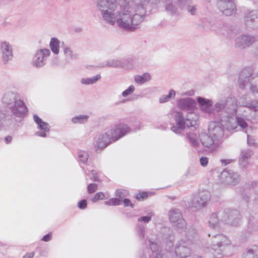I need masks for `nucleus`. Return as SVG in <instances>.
<instances>
[{
	"label": "nucleus",
	"instance_id": "nucleus-1",
	"mask_svg": "<svg viewBox=\"0 0 258 258\" xmlns=\"http://www.w3.org/2000/svg\"><path fill=\"white\" fill-rule=\"evenodd\" d=\"M237 101L235 98L230 97L225 101L220 100L217 102L214 106L215 109L217 112H222L223 116L220 121H212L208 127L209 134L217 141L224 135V130H233L235 126L231 123L234 121L233 116L237 111Z\"/></svg>",
	"mask_w": 258,
	"mask_h": 258
},
{
	"label": "nucleus",
	"instance_id": "nucleus-2",
	"mask_svg": "<svg viewBox=\"0 0 258 258\" xmlns=\"http://www.w3.org/2000/svg\"><path fill=\"white\" fill-rule=\"evenodd\" d=\"M2 101L9 109L11 116L0 109V130L6 129L12 124V116L23 118L28 112L25 103L19 98L17 92L6 91L3 94Z\"/></svg>",
	"mask_w": 258,
	"mask_h": 258
},
{
	"label": "nucleus",
	"instance_id": "nucleus-3",
	"mask_svg": "<svg viewBox=\"0 0 258 258\" xmlns=\"http://www.w3.org/2000/svg\"><path fill=\"white\" fill-rule=\"evenodd\" d=\"M241 222L240 215L236 210L226 209L217 214L212 213L209 220V226L214 229H218L220 222H224L233 226L240 225Z\"/></svg>",
	"mask_w": 258,
	"mask_h": 258
},
{
	"label": "nucleus",
	"instance_id": "nucleus-4",
	"mask_svg": "<svg viewBox=\"0 0 258 258\" xmlns=\"http://www.w3.org/2000/svg\"><path fill=\"white\" fill-rule=\"evenodd\" d=\"M239 87L243 89L248 82L250 84V90L253 94H258V75L252 76V70L250 68L243 69L239 78Z\"/></svg>",
	"mask_w": 258,
	"mask_h": 258
},
{
	"label": "nucleus",
	"instance_id": "nucleus-5",
	"mask_svg": "<svg viewBox=\"0 0 258 258\" xmlns=\"http://www.w3.org/2000/svg\"><path fill=\"white\" fill-rule=\"evenodd\" d=\"M230 244L231 241L224 234H218L213 236L211 239V249L215 252L213 253L214 257L222 258V252Z\"/></svg>",
	"mask_w": 258,
	"mask_h": 258
},
{
	"label": "nucleus",
	"instance_id": "nucleus-6",
	"mask_svg": "<svg viewBox=\"0 0 258 258\" xmlns=\"http://www.w3.org/2000/svg\"><path fill=\"white\" fill-rule=\"evenodd\" d=\"M174 120L176 124L173 125L171 127V130L173 132L177 135L180 134L186 127L194 126L196 124V120H191L188 117L184 118L182 113L180 111L175 112Z\"/></svg>",
	"mask_w": 258,
	"mask_h": 258
},
{
	"label": "nucleus",
	"instance_id": "nucleus-7",
	"mask_svg": "<svg viewBox=\"0 0 258 258\" xmlns=\"http://www.w3.org/2000/svg\"><path fill=\"white\" fill-rule=\"evenodd\" d=\"M168 216L170 222L175 230L181 232L185 229L186 223L183 218L181 212L178 209H170L168 211Z\"/></svg>",
	"mask_w": 258,
	"mask_h": 258
},
{
	"label": "nucleus",
	"instance_id": "nucleus-8",
	"mask_svg": "<svg viewBox=\"0 0 258 258\" xmlns=\"http://www.w3.org/2000/svg\"><path fill=\"white\" fill-rule=\"evenodd\" d=\"M211 197V195L209 191H200L194 196L191 201V206L197 210H201L207 206Z\"/></svg>",
	"mask_w": 258,
	"mask_h": 258
},
{
	"label": "nucleus",
	"instance_id": "nucleus-9",
	"mask_svg": "<svg viewBox=\"0 0 258 258\" xmlns=\"http://www.w3.org/2000/svg\"><path fill=\"white\" fill-rule=\"evenodd\" d=\"M50 54L49 49L44 48L37 50L32 60V65L37 68L43 67L46 62L47 57Z\"/></svg>",
	"mask_w": 258,
	"mask_h": 258
},
{
	"label": "nucleus",
	"instance_id": "nucleus-10",
	"mask_svg": "<svg viewBox=\"0 0 258 258\" xmlns=\"http://www.w3.org/2000/svg\"><path fill=\"white\" fill-rule=\"evenodd\" d=\"M220 179L227 184L235 185L239 182L240 178L238 173L232 170L225 169L221 172Z\"/></svg>",
	"mask_w": 258,
	"mask_h": 258
},
{
	"label": "nucleus",
	"instance_id": "nucleus-11",
	"mask_svg": "<svg viewBox=\"0 0 258 258\" xmlns=\"http://www.w3.org/2000/svg\"><path fill=\"white\" fill-rule=\"evenodd\" d=\"M217 5L219 10L226 16L235 13L236 6L233 0H217Z\"/></svg>",
	"mask_w": 258,
	"mask_h": 258
},
{
	"label": "nucleus",
	"instance_id": "nucleus-12",
	"mask_svg": "<svg viewBox=\"0 0 258 258\" xmlns=\"http://www.w3.org/2000/svg\"><path fill=\"white\" fill-rule=\"evenodd\" d=\"M190 242L181 239L176 243L175 247V253L179 258H185L191 253Z\"/></svg>",
	"mask_w": 258,
	"mask_h": 258
},
{
	"label": "nucleus",
	"instance_id": "nucleus-13",
	"mask_svg": "<svg viewBox=\"0 0 258 258\" xmlns=\"http://www.w3.org/2000/svg\"><path fill=\"white\" fill-rule=\"evenodd\" d=\"M113 135V141L115 142L122 138L131 131L130 127L126 124L120 123L115 125L110 129Z\"/></svg>",
	"mask_w": 258,
	"mask_h": 258
},
{
	"label": "nucleus",
	"instance_id": "nucleus-14",
	"mask_svg": "<svg viewBox=\"0 0 258 258\" xmlns=\"http://www.w3.org/2000/svg\"><path fill=\"white\" fill-rule=\"evenodd\" d=\"M244 20L247 27L258 30V11H247L245 13Z\"/></svg>",
	"mask_w": 258,
	"mask_h": 258
},
{
	"label": "nucleus",
	"instance_id": "nucleus-15",
	"mask_svg": "<svg viewBox=\"0 0 258 258\" xmlns=\"http://www.w3.org/2000/svg\"><path fill=\"white\" fill-rule=\"evenodd\" d=\"M258 40V37L249 35H240L235 40V45L236 47L245 48L249 47L253 43Z\"/></svg>",
	"mask_w": 258,
	"mask_h": 258
},
{
	"label": "nucleus",
	"instance_id": "nucleus-16",
	"mask_svg": "<svg viewBox=\"0 0 258 258\" xmlns=\"http://www.w3.org/2000/svg\"><path fill=\"white\" fill-rule=\"evenodd\" d=\"M0 52L3 62L6 64L13 57V48L10 43L7 41L0 42Z\"/></svg>",
	"mask_w": 258,
	"mask_h": 258
},
{
	"label": "nucleus",
	"instance_id": "nucleus-17",
	"mask_svg": "<svg viewBox=\"0 0 258 258\" xmlns=\"http://www.w3.org/2000/svg\"><path fill=\"white\" fill-rule=\"evenodd\" d=\"M33 120L37 125V128L39 130L35 132V135L45 138L46 137L47 133H49L50 129L49 124L43 121L37 115H33Z\"/></svg>",
	"mask_w": 258,
	"mask_h": 258
},
{
	"label": "nucleus",
	"instance_id": "nucleus-18",
	"mask_svg": "<svg viewBox=\"0 0 258 258\" xmlns=\"http://www.w3.org/2000/svg\"><path fill=\"white\" fill-rule=\"evenodd\" d=\"M113 135L111 134V131L103 133L99 135L96 141L95 147L97 149H104L113 141Z\"/></svg>",
	"mask_w": 258,
	"mask_h": 258
},
{
	"label": "nucleus",
	"instance_id": "nucleus-19",
	"mask_svg": "<svg viewBox=\"0 0 258 258\" xmlns=\"http://www.w3.org/2000/svg\"><path fill=\"white\" fill-rule=\"evenodd\" d=\"M199 137L202 145L206 148L211 149L212 150H216L221 143L220 141H217L209 134V135L202 134Z\"/></svg>",
	"mask_w": 258,
	"mask_h": 258
},
{
	"label": "nucleus",
	"instance_id": "nucleus-20",
	"mask_svg": "<svg viewBox=\"0 0 258 258\" xmlns=\"http://www.w3.org/2000/svg\"><path fill=\"white\" fill-rule=\"evenodd\" d=\"M197 103L191 98L186 97L177 100L178 107L182 110L192 111L196 107Z\"/></svg>",
	"mask_w": 258,
	"mask_h": 258
},
{
	"label": "nucleus",
	"instance_id": "nucleus-21",
	"mask_svg": "<svg viewBox=\"0 0 258 258\" xmlns=\"http://www.w3.org/2000/svg\"><path fill=\"white\" fill-rule=\"evenodd\" d=\"M165 11L171 16H178L180 14V9L177 3L173 0H165Z\"/></svg>",
	"mask_w": 258,
	"mask_h": 258
},
{
	"label": "nucleus",
	"instance_id": "nucleus-22",
	"mask_svg": "<svg viewBox=\"0 0 258 258\" xmlns=\"http://www.w3.org/2000/svg\"><path fill=\"white\" fill-rule=\"evenodd\" d=\"M62 45L63 53L67 63H70L71 61L76 60L78 58V55L74 51L71 46L65 45L63 42H62Z\"/></svg>",
	"mask_w": 258,
	"mask_h": 258
},
{
	"label": "nucleus",
	"instance_id": "nucleus-23",
	"mask_svg": "<svg viewBox=\"0 0 258 258\" xmlns=\"http://www.w3.org/2000/svg\"><path fill=\"white\" fill-rule=\"evenodd\" d=\"M126 59H112L103 62L99 66V67L123 68L126 64Z\"/></svg>",
	"mask_w": 258,
	"mask_h": 258
},
{
	"label": "nucleus",
	"instance_id": "nucleus-24",
	"mask_svg": "<svg viewBox=\"0 0 258 258\" xmlns=\"http://www.w3.org/2000/svg\"><path fill=\"white\" fill-rule=\"evenodd\" d=\"M197 101L200 109L204 112L210 113L211 112V107L213 102L212 100L201 97L197 98Z\"/></svg>",
	"mask_w": 258,
	"mask_h": 258
},
{
	"label": "nucleus",
	"instance_id": "nucleus-25",
	"mask_svg": "<svg viewBox=\"0 0 258 258\" xmlns=\"http://www.w3.org/2000/svg\"><path fill=\"white\" fill-rule=\"evenodd\" d=\"M241 258H258V246L251 245L248 246L242 253Z\"/></svg>",
	"mask_w": 258,
	"mask_h": 258
},
{
	"label": "nucleus",
	"instance_id": "nucleus-26",
	"mask_svg": "<svg viewBox=\"0 0 258 258\" xmlns=\"http://www.w3.org/2000/svg\"><path fill=\"white\" fill-rule=\"evenodd\" d=\"M252 155V152L249 149L243 150L241 152L240 158L239 163L243 168L247 167L248 164V160Z\"/></svg>",
	"mask_w": 258,
	"mask_h": 258
},
{
	"label": "nucleus",
	"instance_id": "nucleus-27",
	"mask_svg": "<svg viewBox=\"0 0 258 258\" xmlns=\"http://www.w3.org/2000/svg\"><path fill=\"white\" fill-rule=\"evenodd\" d=\"M186 138L192 147L197 148L199 147V136L197 133L195 132L187 133L186 134Z\"/></svg>",
	"mask_w": 258,
	"mask_h": 258
},
{
	"label": "nucleus",
	"instance_id": "nucleus-28",
	"mask_svg": "<svg viewBox=\"0 0 258 258\" xmlns=\"http://www.w3.org/2000/svg\"><path fill=\"white\" fill-rule=\"evenodd\" d=\"M60 41L56 37L51 38L49 46L52 52L55 54H58L59 52Z\"/></svg>",
	"mask_w": 258,
	"mask_h": 258
},
{
	"label": "nucleus",
	"instance_id": "nucleus-29",
	"mask_svg": "<svg viewBox=\"0 0 258 258\" xmlns=\"http://www.w3.org/2000/svg\"><path fill=\"white\" fill-rule=\"evenodd\" d=\"M101 77L99 74L93 76L91 78H83L81 79V83L82 85H92L98 81Z\"/></svg>",
	"mask_w": 258,
	"mask_h": 258
},
{
	"label": "nucleus",
	"instance_id": "nucleus-30",
	"mask_svg": "<svg viewBox=\"0 0 258 258\" xmlns=\"http://www.w3.org/2000/svg\"><path fill=\"white\" fill-rule=\"evenodd\" d=\"M185 236L187 239L186 242H190V244H191L192 240H195L197 237L196 230L192 228H187L185 231Z\"/></svg>",
	"mask_w": 258,
	"mask_h": 258
},
{
	"label": "nucleus",
	"instance_id": "nucleus-31",
	"mask_svg": "<svg viewBox=\"0 0 258 258\" xmlns=\"http://www.w3.org/2000/svg\"><path fill=\"white\" fill-rule=\"evenodd\" d=\"M151 80V76L149 73H145L143 75H136L134 77L135 82L138 84H143Z\"/></svg>",
	"mask_w": 258,
	"mask_h": 258
},
{
	"label": "nucleus",
	"instance_id": "nucleus-32",
	"mask_svg": "<svg viewBox=\"0 0 258 258\" xmlns=\"http://www.w3.org/2000/svg\"><path fill=\"white\" fill-rule=\"evenodd\" d=\"M175 91L173 90H170L168 95H163L160 97L159 99V102L160 103H164L168 102L172 98H173L175 97Z\"/></svg>",
	"mask_w": 258,
	"mask_h": 258
},
{
	"label": "nucleus",
	"instance_id": "nucleus-33",
	"mask_svg": "<svg viewBox=\"0 0 258 258\" xmlns=\"http://www.w3.org/2000/svg\"><path fill=\"white\" fill-rule=\"evenodd\" d=\"M89 154L87 151H79L78 152V158L80 163L83 164H86L88 161Z\"/></svg>",
	"mask_w": 258,
	"mask_h": 258
},
{
	"label": "nucleus",
	"instance_id": "nucleus-34",
	"mask_svg": "<svg viewBox=\"0 0 258 258\" xmlns=\"http://www.w3.org/2000/svg\"><path fill=\"white\" fill-rule=\"evenodd\" d=\"M88 118V115H79L73 117L72 121L74 123H83L86 122Z\"/></svg>",
	"mask_w": 258,
	"mask_h": 258
},
{
	"label": "nucleus",
	"instance_id": "nucleus-35",
	"mask_svg": "<svg viewBox=\"0 0 258 258\" xmlns=\"http://www.w3.org/2000/svg\"><path fill=\"white\" fill-rule=\"evenodd\" d=\"M234 121L231 124L235 126V129L236 128V126L235 125V122L236 121L237 124L240 126L242 129L246 128L248 124L245 121V119L241 117H236L235 119L233 118Z\"/></svg>",
	"mask_w": 258,
	"mask_h": 258
},
{
	"label": "nucleus",
	"instance_id": "nucleus-36",
	"mask_svg": "<svg viewBox=\"0 0 258 258\" xmlns=\"http://www.w3.org/2000/svg\"><path fill=\"white\" fill-rule=\"evenodd\" d=\"M136 232L139 238L144 240L145 235V228L143 225H138L136 228Z\"/></svg>",
	"mask_w": 258,
	"mask_h": 258
},
{
	"label": "nucleus",
	"instance_id": "nucleus-37",
	"mask_svg": "<svg viewBox=\"0 0 258 258\" xmlns=\"http://www.w3.org/2000/svg\"><path fill=\"white\" fill-rule=\"evenodd\" d=\"M121 202L118 198H111L105 202V204L108 206H118L121 205Z\"/></svg>",
	"mask_w": 258,
	"mask_h": 258
},
{
	"label": "nucleus",
	"instance_id": "nucleus-38",
	"mask_svg": "<svg viewBox=\"0 0 258 258\" xmlns=\"http://www.w3.org/2000/svg\"><path fill=\"white\" fill-rule=\"evenodd\" d=\"M128 191L125 189H117L115 191L116 196L121 201L128 195Z\"/></svg>",
	"mask_w": 258,
	"mask_h": 258
},
{
	"label": "nucleus",
	"instance_id": "nucleus-39",
	"mask_svg": "<svg viewBox=\"0 0 258 258\" xmlns=\"http://www.w3.org/2000/svg\"><path fill=\"white\" fill-rule=\"evenodd\" d=\"M244 104L246 106V107L248 108L249 109L254 111H258V101L254 100L251 101L250 103H245Z\"/></svg>",
	"mask_w": 258,
	"mask_h": 258
},
{
	"label": "nucleus",
	"instance_id": "nucleus-40",
	"mask_svg": "<svg viewBox=\"0 0 258 258\" xmlns=\"http://www.w3.org/2000/svg\"><path fill=\"white\" fill-rule=\"evenodd\" d=\"M148 241L149 243L150 248L153 252L156 251L158 249V245L153 238L149 237Z\"/></svg>",
	"mask_w": 258,
	"mask_h": 258
},
{
	"label": "nucleus",
	"instance_id": "nucleus-41",
	"mask_svg": "<svg viewBox=\"0 0 258 258\" xmlns=\"http://www.w3.org/2000/svg\"><path fill=\"white\" fill-rule=\"evenodd\" d=\"M154 216V213L152 212H150L148 213L147 216H142L140 218H139L138 220L139 222H143L144 223H148L150 222L151 220V218L153 216Z\"/></svg>",
	"mask_w": 258,
	"mask_h": 258
},
{
	"label": "nucleus",
	"instance_id": "nucleus-42",
	"mask_svg": "<svg viewBox=\"0 0 258 258\" xmlns=\"http://www.w3.org/2000/svg\"><path fill=\"white\" fill-rule=\"evenodd\" d=\"M251 101L247 99V96L246 95H243L241 97H240L238 101V104L239 106H241L243 107H246V106L245 105V103H250Z\"/></svg>",
	"mask_w": 258,
	"mask_h": 258
},
{
	"label": "nucleus",
	"instance_id": "nucleus-43",
	"mask_svg": "<svg viewBox=\"0 0 258 258\" xmlns=\"http://www.w3.org/2000/svg\"><path fill=\"white\" fill-rule=\"evenodd\" d=\"M135 90V87L133 85L130 86L125 90L122 92L121 95L123 97L132 94Z\"/></svg>",
	"mask_w": 258,
	"mask_h": 258
},
{
	"label": "nucleus",
	"instance_id": "nucleus-44",
	"mask_svg": "<svg viewBox=\"0 0 258 258\" xmlns=\"http://www.w3.org/2000/svg\"><path fill=\"white\" fill-rule=\"evenodd\" d=\"M191 3V0H178V6L180 10L185 9Z\"/></svg>",
	"mask_w": 258,
	"mask_h": 258
},
{
	"label": "nucleus",
	"instance_id": "nucleus-45",
	"mask_svg": "<svg viewBox=\"0 0 258 258\" xmlns=\"http://www.w3.org/2000/svg\"><path fill=\"white\" fill-rule=\"evenodd\" d=\"M187 12L192 15H195L197 13V9L196 6L190 5V4L185 8Z\"/></svg>",
	"mask_w": 258,
	"mask_h": 258
},
{
	"label": "nucleus",
	"instance_id": "nucleus-46",
	"mask_svg": "<svg viewBox=\"0 0 258 258\" xmlns=\"http://www.w3.org/2000/svg\"><path fill=\"white\" fill-rule=\"evenodd\" d=\"M97 189V184L96 183H90L87 186V190L89 194L95 192Z\"/></svg>",
	"mask_w": 258,
	"mask_h": 258
},
{
	"label": "nucleus",
	"instance_id": "nucleus-47",
	"mask_svg": "<svg viewBox=\"0 0 258 258\" xmlns=\"http://www.w3.org/2000/svg\"><path fill=\"white\" fill-rule=\"evenodd\" d=\"M104 198V194L102 192H97L94 198L91 199L92 202H96L99 200H103Z\"/></svg>",
	"mask_w": 258,
	"mask_h": 258
},
{
	"label": "nucleus",
	"instance_id": "nucleus-48",
	"mask_svg": "<svg viewBox=\"0 0 258 258\" xmlns=\"http://www.w3.org/2000/svg\"><path fill=\"white\" fill-rule=\"evenodd\" d=\"M200 162L201 166L205 167L208 165L209 159L207 157L202 156L200 159Z\"/></svg>",
	"mask_w": 258,
	"mask_h": 258
},
{
	"label": "nucleus",
	"instance_id": "nucleus-49",
	"mask_svg": "<svg viewBox=\"0 0 258 258\" xmlns=\"http://www.w3.org/2000/svg\"><path fill=\"white\" fill-rule=\"evenodd\" d=\"M87 201L86 200H82L79 202L78 207L79 209L83 210L87 207Z\"/></svg>",
	"mask_w": 258,
	"mask_h": 258
},
{
	"label": "nucleus",
	"instance_id": "nucleus-50",
	"mask_svg": "<svg viewBox=\"0 0 258 258\" xmlns=\"http://www.w3.org/2000/svg\"><path fill=\"white\" fill-rule=\"evenodd\" d=\"M148 196L147 194L145 192H142L141 193H139L136 196V199L139 200H142L147 198Z\"/></svg>",
	"mask_w": 258,
	"mask_h": 258
},
{
	"label": "nucleus",
	"instance_id": "nucleus-51",
	"mask_svg": "<svg viewBox=\"0 0 258 258\" xmlns=\"http://www.w3.org/2000/svg\"><path fill=\"white\" fill-rule=\"evenodd\" d=\"M247 144L250 146L255 145L254 140L252 136L247 135Z\"/></svg>",
	"mask_w": 258,
	"mask_h": 258
},
{
	"label": "nucleus",
	"instance_id": "nucleus-52",
	"mask_svg": "<svg viewBox=\"0 0 258 258\" xmlns=\"http://www.w3.org/2000/svg\"><path fill=\"white\" fill-rule=\"evenodd\" d=\"M122 202L124 207L130 206L132 208L134 207V205L131 203V201L129 199H124Z\"/></svg>",
	"mask_w": 258,
	"mask_h": 258
},
{
	"label": "nucleus",
	"instance_id": "nucleus-53",
	"mask_svg": "<svg viewBox=\"0 0 258 258\" xmlns=\"http://www.w3.org/2000/svg\"><path fill=\"white\" fill-rule=\"evenodd\" d=\"M91 173L92 174V177L91 179L95 181H99V179L97 176V173L95 170H92Z\"/></svg>",
	"mask_w": 258,
	"mask_h": 258
},
{
	"label": "nucleus",
	"instance_id": "nucleus-54",
	"mask_svg": "<svg viewBox=\"0 0 258 258\" xmlns=\"http://www.w3.org/2000/svg\"><path fill=\"white\" fill-rule=\"evenodd\" d=\"M51 236L52 234L50 233H48L43 237L42 240L45 242L49 241L51 239Z\"/></svg>",
	"mask_w": 258,
	"mask_h": 258
},
{
	"label": "nucleus",
	"instance_id": "nucleus-55",
	"mask_svg": "<svg viewBox=\"0 0 258 258\" xmlns=\"http://www.w3.org/2000/svg\"><path fill=\"white\" fill-rule=\"evenodd\" d=\"M173 237L172 236L169 237V249L168 250L170 251L172 249L173 246Z\"/></svg>",
	"mask_w": 258,
	"mask_h": 258
},
{
	"label": "nucleus",
	"instance_id": "nucleus-56",
	"mask_svg": "<svg viewBox=\"0 0 258 258\" xmlns=\"http://www.w3.org/2000/svg\"><path fill=\"white\" fill-rule=\"evenodd\" d=\"M35 253L34 252L27 253L23 256V258H33L34 256Z\"/></svg>",
	"mask_w": 258,
	"mask_h": 258
},
{
	"label": "nucleus",
	"instance_id": "nucleus-57",
	"mask_svg": "<svg viewBox=\"0 0 258 258\" xmlns=\"http://www.w3.org/2000/svg\"><path fill=\"white\" fill-rule=\"evenodd\" d=\"M12 138L11 136H7L5 138V142L7 144H9L11 142Z\"/></svg>",
	"mask_w": 258,
	"mask_h": 258
},
{
	"label": "nucleus",
	"instance_id": "nucleus-58",
	"mask_svg": "<svg viewBox=\"0 0 258 258\" xmlns=\"http://www.w3.org/2000/svg\"><path fill=\"white\" fill-rule=\"evenodd\" d=\"M233 160H231V159H228V160H227V159H223V160H221V162L222 163H224L225 165H227L231 162H232Z\"/></svg>",
	"mask_w": 258,
	"mask_h": 258
},
{
	"label": "nucleus",
	"instance_id": "nucleus-59",
	"mask_svg": "<svg viewBox=\"0 0 258 258\" xmlns=\"http://www.w3.org/2000/svg\"><path fill=\"white\" fill-rule=\"evenodd\" d=\"M154 258H164V256L160 253H157Z\"/></svg>",
	"mask_w": 258,
	"mask_h": 258
},
{
	"label": "nucleus",
	"instance_id": "nucleus-60",
	"mask_svg": "<svg viewBox=\"0 0 258 258\" xmlns=\"http://www.w3.org/2000/svg\"><path fill=\"white\" fill-rule=\"evenodd\" d=\"M254 53L256 55L258 56V43L255 45Z\"/></svg>",
	"mask_w": 258,
	"mask_h": 258
},
{
	"label": "nucleus",
	"instance_id": "nucleus-61",
	"mask_svg": "<svg viewBox=\"0 0 258 258\" xmlns=\"http://www.w3.org/2000/svg\"><path fill=\"white\" fill-rule=\"evenodd\" d=\"M194 258H202V257L200 255H195L194 256Z\"/></svg>",
	"mask_w": 258,
	"mask_h": 258
},
{
	"label": "nucleus",
	"instance_id": "nucleus-62",
	"mask_svg": "<svg viewBox=\"0 0 258 258\" xmlns=\"http://www.w3.org/2000/svg\"><path fill=\"white\" fill-rule=\"evenodd\" d=\"M81 31V29L80 28H78L77 29H76V31H77V32H79Z\"/></svg>",
	"mask_w": 258,
	"mask_h": 258
},
{
	"label": "nucleus",
	"instance_id": "nucleus-63",
	"mask_svg": "<svg viewBox=\"0 0 258 258\" xmlns=\"http://www.w3.org/2000/svg\"><path fill=\"white\" fill-rule=\"evenodd\" d=\"M206 1H208V2H209V0H206Z\"/></svg>",
	"mask_w": 258,
	"mask_h": 258
}]
</instances>
